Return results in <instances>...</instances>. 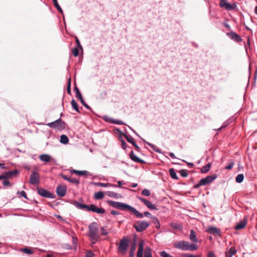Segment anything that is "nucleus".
Segmentation results:
<instances>
[{"instance_id":"48","label":"nucleus","mask_w":257,"mask_h":257,"mask_svg":"<svg viewBox=\"0 0 257 257\" xmlns=\"http://www.w3.org/2000/svg\"><path fill=\"white\" fill-rule=\"evenodd\" d=\"M94 253L91 251H88L86 252L85 257H93Z\"/></svg>"},{"instance_id":"47","label":"nucleus","mask_w":257,"mask_h":257,"mask_svg":"<svg viewBox=\"0 0 257 257\" xmlns=\"http://www.w3.org/2000/svg\"><path fill=\"white\" fill-rule=\"evenodd\" d=\"M67 91L68 93H71V79L69 78V81L68 83L67 87Z\"/></svg>"},{"instance_id":"32","label":"nucleus","mask_w":257,"mask_h":257,"mask_svg":"<svg viewBox=\"0 0 257 257\" xmlns=\"http://www.w3.org/2000/svg\"><path fill=\"white\" fill-rule=\"evenodd\" d=\"M60 141L63 144H67L69 142V139L66 135H63L60 137Z\"/></svg>"},{"instance_id":"24","label":"nucleus","mask_w":257,"mask_h":257,"mask_svg":"<svg viewBox=\"0 0 257 257\" xmlns=\"http://www.w3.org/2000/svg\"><path fill=\"white\" fill-rule=\"evenodd\" d=\"M40 159L44 162H49L50 161L51 157L47 154H42L39 157Z\"/></svg>"},{"instance_id":"6","label":"nucleus","mask_w":257,"mask_h":257,"mask_svg":"<svg viewBox=\"0 0 257 257\" xmlns=\"http://www.w3.org/2000/svg\"><path fill=\"white\" fill-rule=\"evenodd\" d=\"M47 125L50 127L56 129H62L65 127V123L62 121L61 118H59L53 122L48 123Z\"/></svg>"},{"instance_id":"34","label":"nucleus","mask_w":257,"mask_h":257,"mask_svg":"<svg viewBox=\"0 0 257 257\" xmlns=\"http://www.w3.org/2000/svg\"><path fill=\"white\" fill-rule=\"evenodd\" d=\"M236 7L237 6L235 4H233L231 5L229 3H228L225 9L228 11H231L235 9Z\"/></svg>"},{"instance_id":"39","label":"nucleus","mask_w":257,"mask_h":257,"mask_svg":"<svg viewBox=\"0 0 257 257\" xmlns=\"http://www.w3.org/2000/svg\"><path fill=\"white\" fill-rule=\"evenodd\" d=\"M180 175L183 177H187L188 176V173L186 170H181L180 171Z\"/></svg>"},{"instance_id":"42","label":"nucleus","mask_w":257,"mask_h":257,"mask_svg":"<svg viewBox=\"0 0 257 257\" xmlns=\"http://www.w3.org/2000/svg\"><path fill=\"white\" fill-rule=\"evenodd\" d=\"M77 175L84 176L88 175V172L86 171H77Z\"/></svg>"},{"instance_id":"8","label":"nucleus","mask_w":257,"mask_h":257,"mask_svg":"<svg viewBox=\"0 0 257 257\" xmlns=\"http://www.w3.org/2000/svg\"><path fill=\"white\" fill-rule=\"evenodd\" d=\"M189 242L187 241H179L174 243L173 245L175 247L179 248L183 250H187L189 247Z\"/></svg>"},{"instance_id":"7","label":"nucleus","mask_w":257,"mask_h":257,"mask_svg":"<svg viewBox=\"0 0 257 257\" xmlns=\"http://www.w3.org/2000/svg\"><path fill=\"white\" fill-rule=\"evenodd\" d=\"M40 181V175L37 171H32V174L30 177V183L35 185L38 184Z\"/></svg>"},{"instance_id":"64","label":"nucleus","mask_w":257,"mask_h":257,"mask_svg":"<svg viewBox=\"0 0 257 257\" xmlns=\"http://www.w3.org/2000/svg\"><path fill=\"white\" fill-rule=\"evenodd\" d=\"M137 186H138V184H137V183H133V184L132 185V186H132V187L135 188V187H136Z\"/></svg>"},{"instance_id":"53","label":"nucleus","mask_w":257,"mask_h":257,"mask_svg":"<svg viewBox=\"0 0 257 257\" xmlns=\"http://www.w3.org/2000/svg\"><path fill=\"white\" fill-rule=\"evenodd\" d=\"M144 215L146 217H151V218H152V217H153L152 216L151 214L149 212H145Z\"/></svg>"},{"instance_id":"23","label":"nucleus","mask_w":257,"mask_h":257,"mask_svg":"<svg viewBox=\"0 0 257 257\" xmlns=\"http://www.w3.org/2000/svg\"><path fill=\"white\" fill-rule=\"evenodd\" d=\"M236 250L234 247H231L227 252L225 253L226 257H232L236 253Z\"/></svg>"},{"instance_id":"56","label":"nucleus","mask_w":257,"mask_h":257,"mask_svg":"<svg viewBox=\"0 0 257 257\" xmlns=\"http://www.w3.org/2000/svg\"><path fill=\"white\" fill-rule=\"evenodd\" d=\"M111 214L113 215H117L119 214V213L115 211V210H111Z\"/></svg>"},{"instance_id":"5","label":"nucleus","mask_w":257,"mask_h":257,"mask_svg":"<svg viewBox=\"0 0 257 257\" xmlns=\"http://www.w3.org/2000/svg\"><path fill=\"white\" fill-rule=\"evenodd\" d=\"M128 246V240L126 238H123L119 242V245L118 246V250L121 253H125L127 249Z\"/></svg>"},{"instance_id":"15","label":"nucleus","mask_w":257,"mask_h":257,"mask_svg":"<svg viewBox=\"0 0 257 257\" xmlns=\"http://www.w3.org/2000/svg\"><path fill=\"white\" fill-rule=\"evenodd\" d=\"M206 231L213 235H220V230L219 228L213 226L209 227L206 230Z\"/></svg>"},{"instance_id":"13","label":"nucleus","mask_w":257,"mask_h":257,"mask_svg":"<svg viewBox=\"0 0 257 257\" xmlns=\"http://www.w3.org/2000/svg\"><path fill=\"white\" fill-rule=\"evenodd\" d=\"M138 198L142 202H143L149 208L151 209H155L157 210V208L156 206L153 204H152L150 202H149L147 199L141 197H138Z\"/></svg>"},{"instance_id":"54","label":"nucleus","mask_w":257,"mask_h":257,"mask_svg":"<svg viewBox=\"0 0 257 257\" xmlns=\"http://www.w3.org/2000/svg\"><path fill=\"white\" fill-rule=\"evenodd\" d=\"M121 146L123 149H125L126 148V144L124 141H121Z\"/></svg>"},{"instance_id":"25","label":"nucleus","mask_w":257,"mask_h":257,"mask_svg":"<svg viewBox=\"0 0 257 257\" xmlns=\"http://www.w3.org/2000/svg\"><path fill=\"white\" fill-rule=\"evenodd\" d=\"M96 185L99 187H116V185L115 184H112L110 183H97Z\"/></svg>"},{"instance_id":"3","label":"nucleus","mask_w":257,"mask_h":257,"mask_svg":"<svg viewBox=\"0 0 257 257\" xmlns=\"http://www.w3.org/2000/svg\"><path fill=\"white\" fill-rule=\"evenodd\" d=\"M89 237L91 239L92 243H95V241L99 238L98 228L97 223L92 222L89 226Z\"/></svg>"},{"instance_id":"60","label":"nucleus","mask_w":257,"mask_h":257,"mask_svg":"<svg viewBox=\"0 0 257 257\" xmlns=\"http://www.w3.org/2000/svg\"><path fill=\"white\" fill-rule=\"evenodd\" d=\"M200 186H201V185H200V183L199 182L198 184H197L194 186V188L196 189V188H199Z\"/></svg>"},{"instance_id":"26","label":"nucleus","mask_w":257,"mask_h":257,"mask_svg":"<svg viewBox=\"0 0 257 257\" xmlns=\"http://www.w3.org/2000/svg\"><path fill=\"white\" fill-rule=\"evenodd\" d=\"M190 239L192 241H194L195 242H197L198 241V239L196 236L195 232L193 230H191L190 231Z\"/></svg>"},{"instance_id":"10","label":"nucleus","mask_w":257,"mask_h":257,"mask_svg":"<svg viewBox=\"0 0 257 257\" xmlns=\"http://www.w3.org/2000/svg\"><path fill=\"white\" fill-rule=\"evenodd\" d=\"M217 177L216 174H214L211 176H208L205 178H202L199 181L200 185L203 186L210 183L214 181Z\"/></svg>"},{"instance_id":"62","label":"nucleus","mask_w":257,"mask_h":257,"mask_svg":"<svg viewBox=\"0 0 257 257\" xmlns=\"http://www.w3.org/2000/svg\"><path fill=\"white\" fill-rule=\"evenodd\" d=\"M117 183H118V187H121V186L122 184V182L121 181H118L117 182Z\"/></svg>"},{"instance_id":"17","label":"nucleus","mask_w":257,"mask_h":257,"mask_svg":"<svg viewBox=\"0 0 257 257\" xmlns=\"http://www.w3.org/2000/svg\"><path fill=\"white\" fill-rule=\"evenodd\" d=\"M144 242L141 240L139 243V248L137 251V257H143Z\"/></svg>"},{"instance_id":"35","label":"nucleus","mask_w":257,"mask_h":257,"mask_svg":"<svg viewBox=\"0 0 257 257\" xmlns=\"http://www.w3.org/2000/svg\"><path fill=\"white\" fill-rule=\"evenodd\" d=\"M71 103L73 109H74L78 112H80L77 104L74 99L72 100Z\"/></svg>"},{"instance_id":"14","label":"nucleus","mask_w":257,"mask_h":257,"mask_svg":"<svg viewBox=\"0 0 257 257\" xmlns=\"http://www.w3.org/2000/svg\"><path fill=\"white\" fill-rule=\"evenodd\" d=\"M227 35L232 40H234L236 42H240L242 39L241 37L237 35L236 33L233 32H231L227 33Z\"/></svg>"},{"instance_id":"22","label":"nucleus","mask_w":257,"mask_h":257,"mask_svg":"<svg viewBox=\"0 0 257 257\" xmlns=\"http://www.w3.org/2000/svg\"><path fill=\"white\" fill-rule=\"evenodd\" d=\"M106 195L109 197L114 198H120L122 197L121 194L110 191L106 192Z\"/></svg>"},{"instance_id":"44","label":"nucleus","mask_w":257,"mask_h":257,"mask_svg":"<svg viewBox=\"0 0 257 257\" xmlns=\"http://www.w3.org/2000/svg\"><path fill=\"white\" fill-rule=\"evenodd\" d=\"M160 255L162 257H173V256L167 253L165 251H163L160 252Z\"/></svg>"},{"instance_id":"50","label":"nucleus","mask_w":257,"mask_h":257,"mask_svg":"<svg viewBox=\"0 0 257 257\" xmlns=\"http://www.w3.org/2000/svg\"><path fill=\"white\" fill-rule=\"evenodd\" d=\"M3 184L5 186H9L10 185V182L6 179H4V180L3 182Z\"/></svg>"},{"instance_id":"12","label":"nucleus","mask_w":257,"mask_h":257,"mask_svg":"<svg viewBox=\"0 0 257 257\" xmlns=\"http://www.w3.org/2000/svg\"><path fill=\"white\" fill-rule=\"evenodd\" d=\"M67 187L65 185H59L56 189V192L59 197H63L66 194Z\"/></svg>"},{"instance_id":"49","label":"nucleus","mask_w":257,"mask_h":257,"mask_svg":"<svg viewBox=\"0 0 257 257\" xmlns=\"http://www.w3.org/2000/svg\"><path fill=\"white\" fill-rule=\"evenodd\" d=\"M233 166H234V163L231 162V163H229V164L228 166H226L225 168L227 170H230L232 168Z\"/></svg>"},{"instance_id":"28","label":"nucleus","mask_w":257,"mask_h":257,"mask_svg":"<svg viewBox=\"0 0 257 257\" xmlns=\"http://www.w3.org/2000/svg\"><path fill=\"white\" fill-rule=\"evenodd\" d=\"M21 250L25 253L28 254H31L34 253V250L32 248H29L28 247H25L24 248L21 249Z\"/></svg>"},{"instance_id":"9","label":"nucleus","mask_w":257,"mask_h":257,"mask_svg":"<svg viewBox=\"0 0 257 257\" xmlns=\"http://www.w3.org/2000/svg\"><path fill=\"white\" fill-rule=\"evenodd\" d=\"M37 192L40 195L44 197L49 198H54L55 197V195L53 194L42 188H37Z\"/></svg>"},{"instance_id":"46","label":"nucleus","mask_w":257,"mask_h":257,"mask_svg":"<svg viewBox=\"0 0 257 257\" xmlns=\"http://www.w3.org/2000/svg\"><path fill=\"white\" fill-rule=\"evenodd\" d=\"M100 231H101V234L102 235H106L108 233L107 229H105L104 227H102L100 229Z\"/></svg>"},{"instance_id":"38","label":"nucleus","mask_w":257,"mask_h":257,"mask_svg":"<svg viewBox=\"0 0 257 257\" xmlns=\"http://www.w3.org/2000/svg\"><path fill=\"white\" fill-rule=\"evenodd\" d=\"M197 249V246L196 244H190V243L189 244V247L188 248V249L187 250H196Z\"/></svg>"},{"instance_id":"1","label":"nucleus","mask_w":257,"mask_h":257,"mask_svg":"<svg viewBox=\"0 0 257 257\" xmlns=\"http://www.w3.org/2000/svg\"><path fill=\"white\" fill-rule=\"evenodd\" d=\"M108 203L114 208H119L122 210H129L137 218H142L144 217V215L142 213H140L136 209L128 204H126L122 202H115L111 200L108 201Z\"/></svg>"},{"instance_id":"27","label":"nucleus","mask_w":257,"mask_h":257,"mask_svg":"<svg viewBox=\"0 0 257 257\" xmlns=\"http://www.w3.org/2000/svg\"><path fill=\"white\" fill-rule=\"evenodd\" d=\"M103 197L104 193L101 191L96 192L94 195V197L96 200L102 199Z\"/></svg>"},{"instance_id":"11","label":"nucleus","mask_w":257,"mask_h":257,"mask_svg":"<svg viewBox=\"0 0 257 257\" xmlns=\"http://www.w3.org/2000/svg\"><path fill=\"white\" fill-rule=\"evenodd\" d=\"M74 90L76 92V97L79 99L81 103L87 109H90V107L89 105H88L83 100V98L80 93L79 89L76 86H75Z\"/></svg>"},{"instance_id":"33","label":"nucleus","mask_w":257,"mask_h":257,"mask_svg":"<svg viewBox=\"0 0 257 257\" xmlns=\"http://www.w3.org/2000/svg\"><path fill=\"white\" fill-rule=\"evenodd\" d=\"M169 174L170 176L174 179L178 180V177L176 175V173L175 172V170L174 169L171 168L169 169Z\"/></svg>"},{"instance_id":"58","label":"nucleus","mask_w":257,"mask_h":257,"mask_svg":"<svg viewBox=\"0 0 257 257\" xmlns=\"http://www.w3.org/2000/svg\"><path fill=\"white\" fill-rule=\"evenodd\" d=\"M207 257H214V254L213 252H210L208 253Z\"/></svg>"},{"instance_id":"31","label":"nucleus","mask_w":257,"mask_h":257,"mask_svg":"<svg viewBox=\"0 0 257 257\" xmlns=\"http://www.w3.org/2000/svg\"><path fill=\"white\" fill-rule=\"evenodd\" d=\"M145 257H152V249L150 247H147L145 250Z\"/></svg>"},{"instance_id":"18","label":"nucleus","mask_w":257,"mask_h":257,"mask_svg":"<svg viewBox=\"0 0 257 257\" xmlns=\"http://www.w3.org/2000/svg\"><path fill=\"white\" fill-rule=\"evenodd\" d=\"M247 223V219L244 218L242 220H241L239 223H238L235 227V228L236 230H240L242 228H243L246 225Z\"/></svg>"},{"instance_id":"57","label":"nucleus","mask_w":257,"mask_h":257,"mask_svg":"<svg viewBox=\"0 0 257 257\" xmlns=\"http://www.w3.org/2000/svg\"><path fill=\"white\" fill-rule=\"evenodd\" d=\"M169 155L172 158H173V159H175L176 158L175 154L173 153H169Z\"/></svg>"},{"instance_id":"37","label":"nucleus","mask_w":257,"mask_h":257,"mask_svg":"<svg viewBox=\"0 0 257 257\" xmlns=\"http://www.w3.org/2000/svg\"><path fill=\"white\" fill-rule=\"evenodd\" d=\"M243 178H244L243 175L242 174H240L236 176V177L235 178V181L237 183H241L243 181Z\"/></svg>"},{"instance_id":"63","label":"nucleus","mask_w":257,"mask_h":257,"mask_svg":"<svg viewBox=\"0 0 257 257\" xmlns=\"http://www.w3.org/2000/svg\"><path fill=\"white\" fill-rule=\"evenodd\" d=\"M77 171V170H70V172H71V173H75V174H76Z\"/></svg>"},{"instance_id":"29","label":"nucleus","mask_w":257,"mask_h":257,"mask_svg":"<svg viewBox=\"0 0 257 257\" xmlns=\"http://www.w3.org/2000/svg\"><path fill=\"white\" fill-rule=\"evenodd\" d=\"M136 248V245L134 243L132 245L129 252V257H134L135 255V251Z\"/></svg>"},{"instance_id":"2","label":"nucleus","mask_w":257,"mask_h":257,"mask_svg":"<svg viewBox=\"0 0 257 257\" xmlns=\"http://www.w3.org/2000/svg\"><path fill=\"white\" fill-rule=\"evenodd\" d=\"M73 204L79 209H86L98 214H103L105 212V210L103 208H98L94 204H91L89 206L84 204H81L77 201H74Z\"/></svg>"},{"instance_id":"20","label":"nucleus","mask_w":257,"mask_h":257,"mask_svg":"<svg viewBox=\"0 0 257 257\" xmlns=\"http://www.w3.org/2000/svg\"><path fill=\"white\" fill-rule=\"evenodd\" d=\"M18 173V171L17 170H15L12 171L5 172L3 175L4 179H8L12 178L13 176L17 175Z\"/></svg>"},{"instance_id":"43","label":"nucleus","mask_w":257,"mask_h":257,"mask_svg":"<svg viewBox=\"0 0 257 257\" xmlns=\"http://www.w3.org/2000/svg\"><path fill=\"white\" fill-rule=\"evenodd\" d=\"M182 257H200L199 255H193L190 253H184L182 255Z\"/></svg>"},{"instance_id":"59","label":"nucleus","mask_w":257,"mask_h":257,"mask_svg":"<svg viewBox=\"0 0 257 257\" xmlns=\"http://www.w3.org/2000/svg\"><path fill=\"white\" fill-rule=\"evenodd\" d=\"M171 226H172L173 228H175V229H178V228H179V227H178V225H177L176 224H174V223L172 224L171 225Z\"/></svg>"},{"instance_id":"61","label":"nucleus","mask_w":257,"mask_h":257,"mask_svg":"<svg viewBox=\"0 0 257 257\" xmlns=\"http://www.w3.org/2000/svg\"><path fill=\"white\" fill-rule=\"evenodd\" d=\"M0 167L3 169H6V167L5 166V164L4 163H0Z\"/></svg>"},{"instance_id":"51","label":"nucleus","mask_w":257,"mask_h":257,"mask_svg":"<svg viewBox=\"0 0 257 257\" xmlns=\"http://www.w3.org/2000/svg\"><path fill=\"white\" fill-rule=\"evenodd\" d=\"M75 39H76V43L77 44L78 47L82 49V47L80 44V43L79 40H78V38L76 37Z\"/></svg>"},{"instance_id":"30","label":"nucleus","mask_w":257,"mask_h":257,"mask_svg":"<svg viewBox=\"0 0 257 257\" xmlns=\"http://www.w3.org/2000/svg\"><path fill=\"white\" fill-rule=\"evenodd\" d=\"M210 166H211L210 164L208 163L206 165H205V166H203V167H202L201 169V173H207L209 171Z\"/></svg>"},{"instance_id":"45","label":"nucleus","mask_w":257,"mask_h":257,"mask_svg":"<svg viewBox=\"0 0 257 257\" xmlns=\"http://www.w3.org/2000/svg\"><path fill=\"white\" fill-rule=\"evenodd\" d=\"M72 54L73 55L76 57L78 55V54H79V51H78V49L77 48H74L72 49Z\"/></svg>"},{"instance_id":"40","label":"nucleus","mask_w":257,"mask_h":257,"mask_svg":"<svg viewBox=\"0 0 257 257\" xmlns=\"http://www.w3.org/2000/svg\"><path fill=\"white\" fill-rule=\"evenodd\" d=\"M142 194L144 196H149L151 195V192L149 190L145 189L142 191Z\"/></svg>"},{"instance_id":"36","label":"nucleus","mask_w":257,"mask_h":257,"mask_svg":"<svg viewBox=\"0 0 257 257\" xmlns=\"http://www.w3.org/2000/svg\"><path fill=\"white\" fill-rule=\"evenodd\" d=\"M52 1H53L54 5L57 8L58 11L60 13L62 14L63 13V11H62V9L61 8V7H60V6L59 5V4H58V3L57 2V0H52Z\"/></svg>"},{"instance_id":"41","label":"nucleus","mask_w":257,"mask_h":257,"mask_svg":"<svg viewBox=\"0 0 257 257\" xmlns=\"http://www.w3.org/2000/svg\"><path fill=\"white\" fill-rule=\"evenodd\" d=\"M228 3L226 0H220V6L221 7L226 8Z\"/></svg>"},{"instance_id":"16","label":"nucleus","mask_w":257,"mask_h":257,"mask_svg":"<svg viewBox=\"0 0 257 257\" xmlns=\"http://www.w3.org/2000/svg\"><path fill=\"white\" fill-rule=\"evenodd\" d=\"M124 136L129 143L132 144V145L135 147L136 150L137 151H139L140 149L139 147L137 145V144L136 143V142L134 141V139L131 137V136H128L125 134H124Z\"/></svg>"},{"instance_id":"52","label":"nucleus","mask_w":257,"mask_h":257,"mask_svg":"<svg viewBox=\"0 0 257 257\" xmlns=\"http://www.w3.org/2000/svg\"><path fill=\"white\" fill-rule=\"evenodd\" d=\"M152 219L154 223H155V224L158 223V224L159 225V220L156 217L153 216V217H152Z\"/></svg>"},{"instance_id":"21","label":"nucleus","mask_w":257,"mask_h":257,"mask_svg":"<svg viewBox=\"0 0 257 257\" xmlns=\"http://www.w3.org/2000/svg\"><path fill=\"white\" fill-rule=\"evenodd\" d=\"M130 157L131 158V159L135 161V162H138V163H141V164H143V163H145V161H144L143 160L140 159V158H139L138 157H137L135 154H134V153L133 151H132L130 153Z\"/></svg>"},{"instance_id":"4","label":"nucleus","mask_w":257,"mask_h":257,"mask_svg":"<svg viewBox=\"0 0 257 257\" xmlns=\"http://www.w3.org/2000/svg\"><path fill=\"white\" fill-rule=\"evenodd\" d=\"M149 226V223L144 221H137L133 224L134 227L138 232L145 230Z\"/></svg>"},{"instance_id":"19","label":"nucleus","mask_w":257,"mask_h":257,"mask_svg":"<svg viewBox=\"0 0 257 257\" xmlns=\"http://www.w3.org/2000/svg\"><path fill=\"white\" fill-rule=\"evenodd\" d=\"M60 176L62 178H63L64 180H66L70 183L76 184H78L79 183V180H77V179L68 177L67 176L64 175L63 174H61L60 175Z\"/></svg>"},{"instance_id":"55","label":"nucleus","mask_w":257,"mask_h":257,"mask_svg":"<svg viewBox=\"0 0 257 257\" xmlns=\"http://www.w3.org/2000/svg\"><path fill=\"white\" fill-rule=\"evenodd\" d=\"M20 194L21 195L25 197V198L27 199V194H26V193L24 191H22L21 192H20Z\"/></svg>"}]
</instances>
